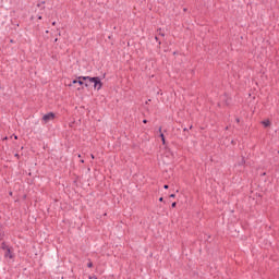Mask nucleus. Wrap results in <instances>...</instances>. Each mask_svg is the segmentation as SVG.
Segmentation results:
<instances>
[{"mask_svg":"<svg viewBox=\"0 0 279 279\" xmlns=\"http://www.w3.org/2000/svg\"><path fill=\"white\" fill-rule=\"evenodd\" d=\"M89 82L94 84V88L96 90H101V86H104V84L101 83V80H99V77H89Z\"/></svg>","mask_w":279,"mask_h":279,"instance_id":"1","label":"nucleus"},{"mask_svg":"<svg viewBox=\"0 0 279 279\" xmlns=\"http://www.w3.org/2000/svg\"><path fill=\"white\" fill-rule=\"evenodd\" d=\"M53 119H56V113L49 112V113L44 114L41 121H43V123H49V121H53Z\"/></svg>","mask_w":279,"mask_h":279,"instance_id":"2","label":"nucleus"},{"mask_svg":"<svg viewBox=\"0 0 279 279\" xmlns=\"http://www.w3.org/2000/svg\"><path fill=\"white\" fill-rule=\"evenodd\" d=\"M89 80H90V76H78L77 77V84H78V86H88V83H84V82H89Z\"/></svg>","mask_w":279,"mask_h":279,"instance_id":"3","label":"nucleus"},{"mask_svg":"<svg viewBox=\"0 0 279 279\" xmlns=\"http://www.w3.org/2000/svg\"><path fill=\"white\" fill-rule=\"evenodd\" d=\"M4 256H5V258H10V259L14 258L10 248H7V252L4 253Z\"/></svg>","mask_w":279,"mask_h":279,"instance_id":"4","label":"nucleus"},{"mask_svg":"<svg viewBox=\"0 0 279 279\" xmlns=\"http://www.w3.org/2000/svg\"><path fill=\"white\" fill-rule=\"evenodd\" d=\"M262 124L264 125V128H269V125H271V122L269 120H264Z\"/></svg>","mask_w":279,"mask_h":279,"instance_id":"5","label":"nucleus"},{"mask_svg":"<svg viewBox=\"0 0 279 279\" xmlns=\"http://www.w3.org/2000/svg\"><path fill=\"white\" fill-rule=\"evenodd\" d=\"M160 138H161V141H162V145H165V144H166L165 134L160 133Z\"/></svg>","mask_w":279,"mask_h":279,"instance_id":"6","label":"nucleus"},{"mask_svg":"<svg viewBox=\"0 0 279 279\" xmlns=\"http://www.w3.org/2000/svg\"><path fill=\"white\" fill-rule=\"evenodd\" d=\"M166 154H167V156H169V157H170V159H173V153H171V151H167Z\"/></svg>","mask_w":279,"mask_h":279,"instance_id":"7","label":"nucleus"},{"mask_svg":"<svg viewBox=\"0 0 279 279\" xmlns=\"http://www.w3.org/2000/svg\"><path fill=\"white\" fill-rule=\"evenodd\" d=\"M77 83L78 82H77V78H76V80L72 81V83L69 86H75V84H77Z\"/></svg>","mask_w":279,"mask_h":279,"instance_id":"8","label":"nucleus"},{"mask_svg":"<svg viewBox=\"0 0 279 279\" xmlns=\"http://www.w3.org/2000/svg\"><path fill=\"white\" fill-rule=\"evenodd\" d=\"M87 267H89V268L93 267V262H88Z\"/></svg>","mask_w":279,"mask_h":279,"instance_id":"9","label":"nucleus"},{"mask_svg":"<svg viewBox=\"0 0 279 279\" xmlns=\"http://www.w3.org/2000/svg\"><path fill=\"white\" fill-rule=\"evenodd\" d=\"M175 206H177V203H172V208H175Z\"/></svg>","mask_w":279,"mask_h":279,"instance_id":"10","label":"nucleus"},{"mask_svg":"<svg viewBox=\"0 0 279 279\" xmlns=\"http://www.w3.org/2000/svg\"><path fill=\"white\" fill-rule=\"evenodd\" d=\"M92 156V159L95 160V155H90Z\"/></svg>","mask_w":279,"mask_h":279,"instance_id":"11","label":"nucleus"},{"mask_svg":"<svg viewBox=\"0 0 279 279\" xmlns=\"http://www.w3.org/2000/svg\"><path fill=\"white\" fill-rule=\"evenodd\" d=\"M89 279H97V277H95V276L94 277H89Z\"/></svg>","mask_w":279,"mask_h":279,"instance_id":"12","label":"nucleus"},{"mask_svg":"<svg viewBox=\"0 0 279 279\" xmlns=\"http://www.w3.org/2000/svg\"><path fill=\"white\" fill-rule=\"evenodd\" d=\"M15 141L19 140V136L14 135Z\"/></svg>","mask_w":279,"mask_h":279,"instance_id":"13","label":"nucleus"},{"mask_svg":"<svg viewBox=\"0 0 279 279\" xmlns=\"http://www.w3.org/2000/svg\"><path fill=\"white\" fill-rule=\"evenodd\" d=\"M163 189H169V185H165Z\"/></svg>","mask_w":279,"mask_h":279,"instance_id":"14","label":"nucleus"},{"mask_svg":"<svg viewBox=\"0 0 279 279\" xmlns=\"http://www.w3.org/2000/svg\"><path fill=\"white\" fill-rule=\"evenodd\" d=\"M170 197H175V194H171Z\"/></svg>","mask_w":279,"mask_h":279,"instance_id":"15","label":"nucleus"},{"mask_svg":"<svg viewBox=\"0 0 279 279\" xmlns=\"http://www.w3.org/2000/svg\"><path fill=\"white\" fill-rule=\"evenodd\" d=\"M159 202H163V198H162V197H160V198H159Z\"/></svg>","mask_w":279,"mask_h":279,"instance_id":"16","label":"nucleus"},{"mask_svg":"<svg viewBox=\"0 0 279 279\" xmlns=\"http://www.w3.org/2000/svg\"><path fill=\"white\" fill-rule=\"evenodd\" d=\"M143 123H147V120H144Z\"/></svg>","mask_w":279,"mask_h":279,"instance_id":"17","label":"nucleus"},{"mask_svg":"<svg viewBox=\"0 0 279 279\" xmlns=\"http://www.w3.org/2000/svg\"><path fill=\"white\" fill-rule=\"evenodd\" d=\"M159 132H162V128L159 129Z\"/></svg>","mask_w":279,"mask_h":279,"instance_id":"18","label":"nucleus"},{"mask_svg":"<svg viewBox=\"0 0 279 279\" xmlns=\"http://www.w3.org/2000/svg\"><path fill=\"white\" fill-rule=\"evenodd\" d=\"M38 19H39V21H40V20L43 19V16H39Z\"/></svg>","mask_w":279,"mask_h":279,"instance_id":"19","label":"nucleus"},{"mask_svg":"<svg viewBox=\"0 0 279 279\" xmlns=\"http://www.w3.org/2000/svg\"><path fill=\"white\" fill-rule=\"evenodd\" d=\"M52 25H56V22H53Z\"/></svg>","mask_w":279,"mask_h":279,"instance_id":"20","label":"nucleus"},{"mask_svg":"<svg viewBox=\"0 0 279 279\" xmlns=\"http://www.w3.org/2000/svg\"><path fill=\"white\" fill-rule=\"evenodd\" d=\"M81 162H84V160H81Z\"/></svg>","mask_w":279,"mask_h":279,"instance_id":"21","label":"nucleus"}]
</instances>
